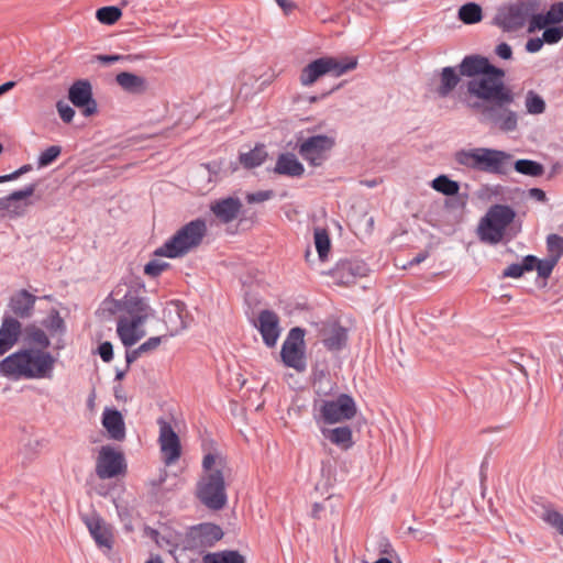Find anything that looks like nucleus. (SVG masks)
<instances>
[{
  "mask_svg": "<svg viewBox=\"0 0 563 563\" xmlns=\"http://www.w3.org/2000/svg\"><path fill=\"white\" fill-rule=\"evenodd\" d=\"M320 430L324 438L329 439L332 444L344 451L351 449L354 444L353 433L350 427H338L333 429L321 427Z\"/></svg>",
  "mask_w": 563,
  "mask_h": 563,
  "instance_id": "obj_23",
  "label": "nucleus"
},
{
  "mask_svg": "<svg viewBox=\"0 0 563 563\" xmlns=\"http://www.w3.org/2000/svg\"><path fill=\"white\" fill-rule=\"evenodd\" d=\"M158 444L162 453L163 461L166 465L176 463L181 455V444L178 434L174 431L173 427L159 419Z\"/></svg>",
  "mask_w": 563,
  "mask_h": 563,
  "instance_id": "obj_11",
  "label": "nucleus"
},
{
  "mask_svg": "<svg viewBox=\"0 0 563 563\" xmlns=\"http://www.w3.org/2000/svg\"><path fill=\"white\" fill-rule=\"evenodd\" d=\"M514 101V93L503 82H495V108H504Z\"/></svg>",
  "mask_w": 563,
  "mask_h": 563,
  "instance_id": "obj_42",
  "label": "nucleus"
},
{
  "mask_svg": "<svg viewBox=\"0 0 563 563\" xmlns=\"http://www.w3.org/2000/svg\"><path fill=\"white\" fill-rule=\"evenodd\" d=\"M534 16V1L528 0L501 9L498 24L506 31H518L526 24L529 26Z\"/></svg>",
  "mask_w": 563,
  "mask_h": 563,
  "instance_id": "obj_8",
  "label": "nucleus"
},
{
  "mask_svg": "<svg viewBox=\"0 0 563 563\" xmlns=\"http://www.w3.org/2000/svg\"><path fill=\"white\" fill-rule=\"evenodd\" d=\"M68 98L74 106L84 108L86 117L96 113L97 103L92 99V88L88 80L75 81L69 88Z\"/></svg>",
  "mask_w": 563,
  "mask_h": 563,
  "instance_id": "obj_14",
  "label": "nucleus"
},
{
  "mask_svg": "<svg viewBox=\"0 0 563 563\" xmlns=\"http://www.w3.org/2000/svg\"><path fill=\"white\" fill-rule=\"evenodd\" d=\"M203 563H245V561L244 558L235 551H224L205 555Z\"/></svg>",
  "mask_w": 563,
  "mask_h": 563,
  "instance_id": "obj_37",
  "label": "nucleus"
},
{
  "mask_svg": "<svg viewBox=\"0 0 563 563\" xmlns=\"http://www.w3.org/2000/svg\"><path fill=\"white\" fill-rule=\"evenodd\" d=\"M143 353L140 351V347L135 349V350H132L130 352H126V362L130 364L132 362H134L135 360H137Z\"/></svg>",
  "mask_w": 563,
  "mask_h": 563,
  "instance_id": "obj_62",
  "label": "nucleus"
},
{
  "mask_svg": "<svg viewBox=\"0 0 563 563\" xmlns=\"http://www.w3.org/2000/svg\"><path fill=\"white\" fill-rule=\"evenodd\" d=\"M495 52L503 59H510L512 56V49L507 43H500Z\"/></svg>",
  "mask_w": 563,
  "mask_h": 563,
  "instance_id": "obj_59",
  "label": "nucleus"
},
{
  "mask_svg": "<svg viewBox=\"0 0 563 563\" xmlns=\"http://www.w3.org/2000/svg\"><path fill=\"white\" fill-rule=\"evenodd\" d=\"M325 73L331 74L335 77L342 76L343 74L353 70L357 65L355 57H321Z\"/></svg>",
  "mask_w": 563,
  "mask_h": 563,
  "instance_id": "obj_26",
  "label": "nucleus"
},
{
  "mask_svg": "<svg viewBox=\"0 0 563 563\" xmlns=\"http://www.w3.org/2000/svg\"><path fill=\"white\" fill-rule=\"evenodd\" d=\"M457 164L479 172L493 170V150L477 147L460 150L454 154Z\"/></svg>",
  "mask_w": 563,
  "mask_h": 563,
  "instance_id": "obj_12",
  "label": "nucleus"
},
{
  "mask_svg": "<svg viewBox=\"0 0 563 563\" xmlns=\"http://www.w3.org/2000/svg\"><path fill=\"white\" fill-rule=\"evenodd\" d=\"M207 234V223L196 219L181 227L169 240L155 251V255L169 258L181 257L198 247Z\"/></svg>",
  "mask_w": 563,
  "mask_h": 563,
  "instance_id": "obj_5",
  "label": "nucleus"
},
{
  "mask_svg": "<svg viewBox=\"0 0 563 563\" xmlns=\"http://www.w3.org/2000/svg\"><path fill=\"white\" fill-rule=\"evenodd\" d=\"M428 257L427 252L419 253L417 256H415L408 265H402V268H407L408 266H413L422 263Z\"/></svg>",
  "mask_w": 563,
  "mask_h": 563,
  "instance_id": "obj_61",
  "label": "nucleus"
},
{
  "mask_svg": "<svg viewBox=\"0 0 563 563\" xmlns=\"http://www.w3.org/2000/svg\"><path fill=\"white\" fill-rule=\"evenodd\" d=\"M479 476H481V484H482V488H483V494L486 492L487 489V482H488V478H489V461H488V456H485L482 465H481V472H479Z\"/></svg>",
  "mask_w": 563,
  "mask_h": 563,
  "instance_id": "obj_54",
  "label": "nucleus"
},
{
  "mask_svg": "<svg viewBox=\"0 0 563 563\" xmlns=\"http://www.w3.org/2000/svg\"><path fill=\"white\" fill-rule=\"evenodd\" d=\"M477 234L482 241L493 243V207L487 210L485 217L481 220Z\"/></svg>",
  "mask_w": 563,
  "mask_h": 563,
  "instance_id": "obj_40",
  "label": "nucleus"
},
{
  "mask_svg": "<svg viewBox=\"0 0 563 563\" xmlns=\"http://www.w3.org/2000/svg\"><path fill=\"white\" fill-rule=\"evenodd\" d=\"M56 357L48 351L20 349L0 362V374L12 380L51 379Z\"/></svg>",
  "mask_w": 563,
  "mask_h": 563,
  "instance_id": "obj_2",
  "label": "nucleus"
},
{
  "mask_svg": "<svg viewBox=\"0 0 563 563\" xmlns=\"http://www.w3.org/2000/svg\"><path fill=\"white\" fill-rule=\"evenodd\" d=\"M274 196L272 190H264V191H257L247 194L246 200L249 203H258L264 202L268 199H271Z\"/></svg>",
  "mask_w": 563,
  "mask_h": 563,
  "instance_id": "obj_51",
  "label": "nucleus"
},
{
  "mask_svg": "<svg viewBox=\"0 0 563 563\" xmlns=\"http://www.w3.org/2000/svg\"><path fill=\"white\" fill-rule=\"evenodd\" d=\"M457 15L459 19L465 24H475L483 19L482 8L474 2L463 4L459 9Z\"/></svg>",
  "mask_w": 563,
  "mask_h": 563,
  "instance_id": "obj_34",
  "label": "nucleus"
},
{
  "mask_svg": "<svg viewBox=\"0 0 563 563\" xmlns=\"http://www.w3.org/2000/svg\"><path fill=\"white\" fill-rule=\"evenodd\" d=\"M528 257H532L534 260V262L531 263V271L536 269L538 277L542 279H548L558 265V262H555L554 258L552 260L548 256L542 260L534 255H528Z\"/></svg>",
  "mask_w": 563,
  "mask_h": 563,
  "instance_id": "obj_35",
  "label": "nucleus"
},
{
  "mask_svg": "<svg viewBox=\"0 0 563 563\" xmlns=\"http://www.w3.org/2000/svg\"><path fill=\"white\" fill-rule=\"evenodd\" d=\"M526 108L530 114H541L545 110V102L539 95L529 91L526 96Z\"/></svg>",
  "mask_w": 563,
  "mask_h": 563,
  "instance_id": "obj_44",
  "label": "nucleus"
},
{
  "mask_svg": "<svg viewBox=\"0 0 563 563\" xmlns=\"http://www.w3.org/2000/svg\"><path fill=\"white\" fill-rule=\"evenodd\" d=\"M144 536L153 540L161 549L166 550L169 553H174L177 547L178 536L167 531L166 528H164L163 531H159L150 527H145Z\"/></svg>",
  "mask_w": 563,
  "mask_h": 563,
  "instance_id": "obj_25",
  "label": "nucleus"
},
{
  "mask_svg": "<svg viewBox=\"0 0 563 563\" xmlns=\"http://www.w3.org/2000/svg\"><path fill=\"white\" fill-rule=\"evenodd\" d=\"M512 165L511 156L500 152L495 151V173L506 174Z\"/></svg>",
  "mask_w": 563,
  "mask_h": 563,
  "instance_id": "obj_49",
  "label": "nucleus"
},
{
  "mask_svg": "<svg viewBox=\"0 0 563 563\" xmlns=\"http://www.w3.org/2000/svg\"><path fill=\"white\" fill-rule=\"evenodd\" d=\"M563 38V26H547L542 34V40L547 44H556Z\"/></svg>",
  "mask_w": 563,
  "mask_h": 563,
  "instance_id": "obj_48",
  "label": "nucleus"
},
{
  "mask_svg": "<svg viewBox=\"0 0 563 563\" xmlns=\"http://www.w3.org/2000/svg\"><path fill=\"white\" fill-rule=\"evenodd\" d=\"M534 260L532 257L525 256L522 260V263H515L509 265L503 273V277H511V278H519L521 277L526 272H531V263H533Z\"/></svg>",
  "mask_w": 563,
  "mask_h": 563,
  "instance_id": "obj_41",
  "label": "nucleus"
},
{
  "mask_svg": "<svg viewBox=\"0 0 563 563\" xmlns=\"http://www.w3.org/2000/svg\"><path fill=\"white\" fill-rule=\"evenodd\" d=\"M168 267L167 263L156 260L148 262L144 267V273L148 276L156 277Z\"/></svg>",
  "mask_w": 563,
  "mask_h": 563,
  "instance_id": "obj_50",
  "label": "nucleus"
},
{
  "mask_svg": "<svg viewBox=\"0 0 563 563\" xmlns=\"http://www.w3.org/2000/svg\"><path fill=\"white\" fill-rule=\"evenodd\" d=\"M227 460L220 453H207L202 459V474L197 483V497L209 509L220 510L228 503L225 477Z\"/></svg>",
  "mask_w": 563,
  "mask_h": 563,
  "instance_id": "obj_4",
  "label": "nucleus"
},
{
  "mask_svg": "<svg viewBox=\"0 0 563 563\" xmlns=\"http://www.w3.org/2000/svg\"><path fill=\"white\" fill-rule=\"evenodd\" d=\"M36 185L30 184L21 190H15L8 196V214L11 218L23 217L27 208L32 206L30 197L35 192Z\"/></svg>",
  "mask_w": 563,
  "mask_h": 563,
  "instance_id": "obj_18",
  "label": "nucleus"
},
{
  "mask_svg": "<svg viewBox=\"0 0 563 563\" xmlns=\"http://www.w3.org/2000/svg\"><path fill=\"white\" fill-rule=\"evenodd\" d=\"M257 329L268 347H274L280 335L279 318L271 310H263L258 314Z\"/></svg>",
  "mask_w": 563,
  "mask_h": 563,
  "instance_id": "obj_16",
  "label": "nucleus"
},
{
  "mask_svg": "<svg viewBox=\"0 0 563 563\" xmlns=\"http://www.w3.org/2000/svg\"><path fill=\"white\" fill-rule=\"evenodd\" d=\"M84 522L99 547L111 549L113 540L112 530L102 518L96 514L87 515L84 517Z\"/></svg>",
  "mask_w": 563,
  "mask_h": 563,
  "instance_id": "obj_17",
  "label": "nucleus"
},
{
  "mask_svg": "<svg viewBox=\"0 0 563 563\" xmlns=\"http://www.w3.org/2000/svg\"><path fill=\"white\" fill-rule=\"evenodd\" d=\"M323 344L329 350H340L346 342V331L338 323H330L321 329Z\"/></svg>",
  "mask_w": 563,
  "mask_h": 563,
  "instance_id": "obj_20",
  "label": "nucleus"
},
{
  "mask_svg": "<svg viewBox=\"0 0 563 563\" xmlns=\"http://www.w3.org/2000/svg\"><path fill=\"white\" fill-rule=\"evenodd\" d=\"M303 336L302 329L292 328L280 350V358L284 365L294 368L298 373H302L307 368Z\"/></svg>",
  "mask_w": 563,
  "mask_h": 563,
  "instance_id": "obj_7",
  "label": "nucleus"
},
{
  "mask_svg": "<svg viewBox=\"0 0 563 563\" xmlns=\"http://www.w3.org/2000/svg\"><path fill=\"white\" fill-rule=\"evenodd\" d=\"M31 169H32L31 165H23L22 167H20L19 169H16L15 172H13L9 175L0 176V184L18 179L20 176L24 175L25 173L30 172Z\"/></svg>",
  "mask_w": 563,
  "mask_h": 563,
  "instance_id": "obj_55",
  "label": "nucleus"
},
{
  "mask_svg": "<svg viewBox=\"0 0 563 563\" xmlns=\"http://www.w3.org/2000/svg\"><path fill=\"white\" fill-rule=\"evenodd\" d=\"M277 4L283 9V11L288 14L292 12L296 8V4L291 0H275Z\"/></svg>",
  "mask_w": 563,
  "mask_h": 563,
  "instance_id": "obj_60",
  "label": "nucleus"
},
{
  "mask_svg": "<svg viewBox=\"0 0 563 563\" xmlns=\"http://www.w3.org/2000/svg\"><path fill=\"white\" fill-rule=\"evenodd\" d=\"M124 456L121 452L109 445L100 449L96 464V473L99 478L108 479L115 477L125 471Z\"/></svg>",
  "mask_w": 563,
  "mask_h": 563,
  "instance_id": "obj_10",
  "label": "nucleus"
},
{
  "mask_svg": "<svg viewBox=\"0 0 563 563\" xmlns=\"http://www.w3.org/2000/svg\"><path fill=\"white\" fill-rule=\"evenodd\" d=\"M547 256L559 263L563 256V236L552 233L545 240Z\"/></svg>",
  "mask_w": 563,
  "mask_h": 563,
  "instance_id": "obj_38",
  "label": "nucleus"
},
{
  "mask_svg": "<svg viewBox=\"0 0 563 563\" xmlns=\"http://www.w3.org/2000/svg\"><path fill=\"white\" fill-rule=\"evenodd\" d=\"M122 15L117 7H103L97 10L96 16L103 24H114Z\"/></svg>",
  "mask_w": 563,
  "mask_h": 563,
  "instance_id": "obj_43",
  "label": "nucleus"
},
{
  "mask_svg": "<svg viewBox=\"0 0 563 563\" xmlns=\"http://www.w3.org/2000/svg\"><path fill=\"white\" fill-rule=\"evenodd\" d=\"M35 303V296L26 290H20L10 300V308L13 313L21 318H26L31 314Z\"/></svg>",
  "mask_w": 563,
  "mask_h": 563,
  "instance_id": "obj_27",
  "label": "nucleus"
},
{
  "mask_svg": "<svg viewBox=\"0 0 563 563\" xmlns=\"http://www.w3.org/2000/svg\"><path fill=\"white\" fill-rule=\"evenodd\" d=\"M354 399L341 394L334 399H321L313 404V418L318 424H335L351 420L356 416Z\"/></svg>",
  "mask_w": 563,
  "mask_h": 563,
  "instance_id": "obj_6",
  "label": "nucleus"
},
{
  "mask_svg": "<svg viewBox=\"0 0 563 563\" xmlns=\"http://www.w3.org/2000/svg\"><path fill=\"white\" fill-rule=\"evenodd\" d=\"M514 167L518 173L531 177H540L544 173L543 165L531 159H518Z\"/></svg>",
  "mask_w": 563,
  "mask_h": 563,
  "instance_id": "obj_36",
  "label": "nucleus"
},
{
  "mask_svg": "<svg viewBox=\"0 0 563 563\" xmlns=\"http://www.w3.org/2000/svg\"><path fill=\"white\" fill-rule=\"evenodd\" d=\"M334 140L325 135H316L307 139L299 147L300 155L311 165L319 166L333 147Z\"/></svg>",
  "mask_w": 563,
  "mask_h": 563,
  "instance_id": "obj_13",
  "label": "nucleus"
},
{
  "mask_svg": "<svg viewBox=\"0 0 563 563\" xmlns=\"http://www.w3.org/2000/svg\"><path fill=\"white\" fill-rule=\"evenodd\" d=\"M134 57H132L131 55H128V56H124V55H96L95 56V59L102 63V64H106V65H109V64H112V63H115V62H120V60H132Z\"/></svg>",
  "mask_w": 563,
  "mask_h": 563,
  "instance_id": "obj_53",
  "label": "nucleus"
},
{
  "mask_svg": "<svg viewBox=\"0 0 563 563\" xmlns=\"http://www.w3.org/2000/svg\"><path fill=\"white\" fill-rule=\"evenodd\" d=\"M191 534L194 539H199L201 545H212L223 537L221 528L212 523L200 525Z\"/></svg>",
  "mask_w": 563,
  "mask_h": 563,
  "instance_id": "obj_29",
  "label": "nucleus"
},
{
  "mask_svg": "<svg viewBox=\"0 0 563 563\" xmlns=\"http://www.w3.org/2000/svg\"><path fill=\"white\" fill-rule=\"evenodd\" d=\"M466 78L460 88L461 101L475 114L490 119L493 111V62L479 54L466 55L457 66L442 68L435 92L446 98Z\"/></svg>",
  "mask_w": 563,
  "mask_h": 563,
  "instance_id": "obj_1",
  "label": "nucleus"
},
{
  "mask_svg": "<svg viewBox=\"0 0 563 563\" xmlns=\"http://www.w3.org/2000/svg\"><path fill=\"white\" fill-rule=\"evenodd\" d=\"M521 231V220L515 210L508 206L495 205V244L517 236Z\"/></svg>",
  "mask_w": 563,
  "mask_h": 563,
  "instance_id": "obj_9",
  "label": "nucleus"
},
{
  "mask_svg": "<svg viewBox=\"0 0 563 563\" xmlns=\"http://www.w3.org/2000/svg\"><path fill=\"white\" fill-rule=\"evenodd\" d=\"M114 307L121 312L117 333L124 346H132L145 335L142 327L154 316V310L136 291H128L122 299L114 300Z\"/></svg>",
  "mask_w": 563,
  "mask_h": 563,
  "instance_id": "obj_3",
  "label": "nucleus"
},
{
  "mask_svg": "<svg viewBox=\"0 0 563 563\" xmlns=\"http://www.w3.org/2000/svg\"><path fill=\"white\" fill-rule=\"evenodd\" d=\"M99 355L104 362H110L113 357L112 344L110 342H103L99 346Z\"/></svg>",
  "mask_w": 563,
  "mask_h": 563,
  "instance_id": "obj_57",
  "label": "nucleus"
},
{
  "mask_svg": "<svg viewBox=\"0 0 563 563\" xmlns=\"http://www.w3.org/2000/svg\"><path fill=\"white\" fill-rule=\"evenodd\" d=\"M15 86L14 81H7L0 86V96L9 90H11Z\"/></svg>",
  "mask_w": 563,
  "mask_h": 563,
  "instance_id": "obj_64",
  "label": "nucleus"
},
{
  "mask_svg": "<svg viewBox=\"0 0 563 563\" xmlns=\"http://www.w3.org/2000/svg\"><path fill=\"white\" fill-rule=\"evenodd\" d=\"M102 426L110 438L121 441L125 437V427L122 415L118 410L106 409L102 417Z\"/></svg>",
  "mask_w": 563,
  "mask_h": 563,
  "instance_id": "obj_22",
  "label": "nucleus"
},
{
  "mask_svg": "<svg viewBox=\"0 0 563 563\" xmlns=\"http://www.w3.org/2000/svg\"><path fill=\"white\" fill-rule=\"evenodd\" d=\"M314 244L320 258H324L330 251V239L325 231L317 230L314 232Z\"/></svg>",
  "mask_w": 563,
  "mask_h": 563,
  "instance_id": "obj_46",
  "label": "nucleus"
},
{
  "mask_svg": "<svg viewBox=\"0 0 563 563\" xmlns=\"http://www.w3.org/2000/svg\"><path fill=\"white\" fill-rule=\"evenodd\" d=\"M22 334V324L14 318H4L0 327V340L7 347H13Z\"/></svg>",
  "mask_w": 563,
  "mask_h": 563,
  "instance_id": "obj_28",
  "label": "nucleus"
},
{
  "mask_svg": "<svg viewBox=\"0 0 563 563\" xmlns=\"http://www.w3.org/2000/svg\"><path fill=\"white\" fill-rule=\"evenodd\" d=\"M242 208V203L238 198H224L213 202L210 206L213 214L223 223L232 222Z\"/></svg>",
  "mask_w": 563,
  "mask_h": 563,
  "instance_id": "obj_19",
  "label": "nucleus"
},
{
  "mask_svg": "<svg viewBox=\"0 0 563 563\" xmlns=\"http://www.w3.org/2000/svg\"><path fill=\"white\" fill-rule=\"evenodd\" d=\"M563 21V2L554 3L545 13L539 12V5L534 1V16L528 26V33H534L547 26L559 25Z\"/></svg>",
  "mask_w": 563,
  "mask_h": 563,
  "instance_id": "obj_15",
  "label": "nucleus"
},
{
  "mask_svg": "<svg viewBox=\"0 0 563 563\" xmlns=\"http://www.w3.org/2000/svg\"><path fill=\"white\" fill-rule=\"evenodd\" d=\"M323 75H327L325 68L322 59L318 58L302 68L299 76V81L302 86L309 87Z\"/></svg>",
  "mask_w": 563,
  "mask_h": 563,
  "instance_id": "obj_31",
  "label": "nucleus"
},
{
  "mask_svg": "<svg viewBox=\"0 0 563 563\" xmlns=\"http://www.w3.org/2000/svg\"><path fill=\"white\" fill-rule=\"evenodd\" d=\"M432 188L443 195L453 196L460 190V186L456 181L451 180L445 175H441L432 180Z\"/></svg>",
  "mask_w": 563,
  "mask_h": 563,
  "instance_id": "obj_39",
  "label": "nucleus"
},
{
  "mask_svg": "<svg viewBox=\"0 0 563 563\" xmlns=\"http://www.w3.org/2000/svg\"><path fill=\"white\" fill-rule=\"evenodd\" d=\"M23 340L29 347H34V350L47 351L51 345V341L46 333L35 325H29L24 329Z\"/></svg>",
  "mask_w": 563,
  "mask_h": 563,
  "instance_id": "obj_30",
  "label": "nucleus"
},
{
  "mask_svg": "<svg viewBox=\"0 0 563 563\" xmlns=\"http://www.w3.org/2000/svg\"><path fill=\"white\" fill-rule=\"evenodd\" d=\"M62 153V148L58 145H52L47 147L44 152L38 156L37 165L38 167H46L51 165L54 161L58 158Z\"/></svg>",
  "mask_w": 563,
  "mask_h": 563,
  "instance_id": "obj_47",
  "label": "nucleus"
},
{
  "mask_svg": "<svg viewBox=\"0 0 563 563\" xmlns=\"http://www.w3.org/2000/svg\"><path fill=\"white\" fill-rule=\"evenodd\" d=\"M495 124L504 132L515 131L518 125V115L506 108H495Z\"/></svg>",
  "mask_w": 563,
  "mask_h": 563,
  "instance_id": "obj_32",
  "label": "nucleus"
},
{
  "mask_svg": "<svg viewBox=\"0 0 563 563\" xmlns=\"http://www.w3.org/2000/svg\"><path fill=\"white\" fill-rule=\"evenodd\" d=\"M529 194L532 198H536L539 201L545 200V192L542 189L532 188V189H530Z\"/></svg>",
  "mask_w": 563,
  "mask_h": 563,
  "instance_id": "obj_63",
  "label": "nucleus"
},
{
  "mask_svg": "<svg viewBox=\"0 0 563 563\" xmlns=\"http://www.w3.org/2000/svg\"><path fill=\"white\" fill-rule=\"evenodd\" d=\"M541 518L563 536V515L554 509H545Z\"/></svg>",
  "mask_w": 563,
  "mask_h": 563,
  "instance_id": "obj_45",
  "label": "nucleus"
},
{
  "mask_svg": "<svg viewBox=\"0 0 563 563\" xmlns=\"http://www.w3.org/2000/svg\"><path fill=\"white\" fill-rule=\"evenodd\" d=\"M267 157V152L265 151L264 145H256L253 150L247 153H242L240 155V163L245 168H254L264 163Z\"/></svg>",
  "mask_w": 563,
  "mask_h": 563,
  "instance_id": "obj_33",
  "label": "nucleus"
},
{
  "mask_svg": "<svg viewBox=\"0 0 563 563\" xmlns=\"http://www.w3.org/2000/svg\"><path fill=\"white\" fill-rule=\"evenodd\" d=\"M543 44H544V42H543L542 37L530 38L526 43V51L528 53H537L542 48Z\"/></svg>",
  "mask_w": 563,
  "mask_h": 563,
  "instance_id": "obj_58",
  "label": "nucleus"
},
{
  "mask_svg": "<svg viewBox=\"0 0 563 563\" xmlns=\"http://www.w3.org/2000/svg\"><path fill=\"white\" fill-rule=\"evenodd\" d=\"M115 81L124 91L133 95L144 93L148 88L144 77L129 71L119 73L115 76Z\"/></svg>",
  "mask_w": 563,
  "mask_h": 563,
  "instance_id": "obj_21",
  "label": "nucleus"
},
{
  "mask_svg": "<svg viewBox=\"0 0 563 563\" xmlns=\"http://www.w3.org/2000/svg\"><path fill=\"white\" fill-rule=\"evenodd\" d=\"M274 172L289 177H299L303 174V165L294 154H282L278 156Z\"/></svg>",
  "mask_w": 563,
  "mask_h": 563,
  "instance_id": "obj_24",
  "label": "nucleus"
},
{
  "mask_svg": "<svg viewBox=\"0 0 563 563\" xmlns=\"http://www.w3.org/2000/svg\"><path fill=\"white\" fill-rule=\"evenodd\" d=\"M56 107H57V111L64 122L69 123L74 119L75 111L71 107H69L68 104H66L62 101L57 102Z\"/></svg>",
  "mask_w": 563,
  "mask_h": 563,
  "instance_id": "obj_52",
  "label": "nucleus"
},
{
  "mask_svg": "<svg viewBox=\"0 0 563 563\" xmlns=\"http://www.w3.org/2000/svg\"><path fill=\"white\" fill-rule=\"evenodd\" d=\"M161 342L162 336H152L143 344H141L139 347L142 353H147L150 351L156 350L159 346Z\"/></svg>",
  "mask_w": 563,
  "mask_h": 563,
  "instance_id": "obj_56",
  "label": "nucleus"
}]
</instances>
